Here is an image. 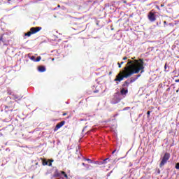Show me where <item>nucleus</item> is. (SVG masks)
Listing matches in <instances>:
<instances>
[{"instance_id":"f257e3e1","label":"nucleus","mask_w":179,"mask_h":179,"mask_svg":"<svg viewBox=\"0 0 179 179\" xmlns=\"http://www.w3.org/2000/svg\"><path fill=\"white\" fill-rule=\"evenodd\" d=\"M145 66H143V59H139L138 60H128L126 66L124 70L120 71V73L116 76L115 82H121L124 80V78L127 79L132 75L136 73H143L145 72Z\"/></svg>"},{"instance_id":"f03ea898","label":"nucleus","mask_w":179,"mask_h":179,"mask_svg":"<svg viewBox=\"0 0 179 179\" xmlns=\"http://www.w3.org/2000/svg\"><path fill=\"white\" fill-rule=\"evenodd\" d=\"M141 75L138 74L137 76H136L135 78H131L130 80H127L126 81H124L122 85V87L124 88V89H128L129 85H131V83H134V82H135L138 78H141Z\"/></svg>"},{"instance_id":"7ed1b4c3","label":"nucleus","mask_w":179,"mask_h":179,"mask_svg":"<svg viewBox=\"0 0 179 179\" xmlns=\"http://www.w3.org/2000/svg\"><path fill=\"white\" fill-rule=\"evenodd\" d=\"M0 45H9V36L2 34L0 36Z\"/></svg>"},{"instance_id":"20e7f679","label":"nucleus","mask_w":179,"mask_h":179,"mask_svg":"<svg viewBox=\"0 0 179 179\" xmlns=\"http://www.w3.org/2000/svg\"><path fill=\"white\" fill-rule=\"evenodd\" d=\"M170 157H171L170 153L166 152L161 160V162L159 164V167L162 168L163 167V166H164V164H166L167 162H169V160L170 159Z\"/></svg>"},{"instance_id":"39448f33","label":"nucleus","mask_w":179,"mask_h":179,"mask_svg":"<svg viewBox=\"0 0 179 179\" xmlns=\"http://www.w3.org/2000/svg\"><path fill=\"white\" fill-rule=\"evenodd\" d=\"M41 160H42L43 166H49L50 167L52 166V163L54 162V159H48V161H47L45 159L41 158Z\"/></svg>"},{"instance_id":"423d86ee","label":"nucleus","mask_w":179,"mask_h":179,"mask_svg":"<svg viewBox=\"0 0 179 179\" xmlns=\"http://www.w3.org/2000/svg\"><path fill=\"white\" fill-rule=\"evenodd\" d=\"M64 125H65V121H62L60 122H59L55 127L54 129V131L57 132V130L59 129V128H62V127H64Z\"/></svg>"},{"instance_id":"0eeeda50","label":"nucleus","mask_w":179,"mask_h":179,"mask_svg":"<svg viewBox=\"0 0 179 179\" xmlns=\"http://www.w3.org/2000/svg\"><path fill=\"white\" fill-rule=\"evenodd\" d=\"M148 19L150 22H155L156 20V15H155V13L150 11L148 14Z\"/></svg>"},{"instance_id":"6e6552de","label":"nucleus","mask_w":179,"mask_h":179,"mask_svg":"<svg viewBox=\"0 0 179 179\" xmlns=\"http://www.w3.org/2000/svg\"><path fill=\"white\" fill-rule=\"evenodd\" d=\"M41 29H43L41 27H36L30 28V30H31L32 34H36V33H38V31H40V30H41Z\"/></svg>"},{"instance_id":"1a4fd4ad","label":"nucleus","mask_w":179,"mask_h":179,"mask_svg":"<svg viewBox=\"0 0 179 179\" xmlns=\"http://www.w3.org/2000/svg\"><path fill=\"white\" fill-rule=\"evenodd\" d=\"M120 94H122V96H127V94H128V88L122 87L120 90Z\"/></svg>"},{"instance_id":"9d476101","label":"nucleus","mask_w":179,"mask_h":179,"mask_svg":"<svg viewBox=\"0 0 179 179\" xmlns=\"http://www.w3.org/2000/svg\"><path fill=\"white\" fill-rule=\"evenodd\" d=\"M39 72H45V66H40L38 68Z\"/></svg>"},{"instance_id":"9b49d317","label":"nucleus","mask_w":179,"mask_h":179,"mask_svg":"<svg viewBox=\"0 0 179 179\" xmlns=\"http://www.w3.org/2000/svg\"><path fill=\"white\" fill-rule=\"evenodd\" d=\"M31 34H33V33L31 32V31L30 30V31L25 33L24 36H27V37H30V36H31Z\"/></svg>"},{"instance_id":"f8f14e48","label":"nucleus","mask_w":179,"mask_h":179,"mask_svg":"<svg viewBox=\"0 0 179 179\" xmlns=\"http://www.w3.org/2000/svg\"><path fill=\"white\" fill-rule=\"evenodd\" d=\"M14 107H15V106H10V103H9L8 106H6V108H12V109H11V111H12V110H13Z\"/></svg>"},{"instance_id":"ddd939ff","label":"nucleus","mask_w":179,"mask_h":179,"mask_svg":"<svg viewBox=\"0 0 179 179\" xmlns=\"http://www.w3.org/2000/svg\"><path fill=\"white\" fill-rule=\"evenodd\" d=\"M61 174L64 176L65 178H68V175L66 174V173H65V171H61Z\"/></svg>"},{"instance_id":"4468645a","label":"nucleus","mask_w":179,"mask_h":179,"mask_svg":"<svg viewBox=\"0 0 179 179\" xmlns=\"http://www.w3.org/2000/svg\"><path fill=\"white\" fill-rule=\"evenodd\" d=\"M35 61L36 62H39V61H41V57L38 56Z\"/></svg>"},{"instance_id":"2eb2a0df","label":"nucleus","mask_w":179,"mask_h":179,"mask_svg":"<svg viewBox=\"0 0 179 179\" xmlns=\"http://www.w3.org/2000/svg\"><path fill=\"white\" fill-rule=\"evenodd\" d=\"M85 160H86L87 162H90V163H93V161H92V159H89V158L85 159Z\"/></svg>"},{"instance_id":"dca6fc26","label":"nucleus","mask_w":179,"mask_h":179,"mask_svg":"<svg viewBox=\"0 0 179 179\" xmlns=\"http://www.w3.org/2000/svg\"><path fill=\"white\" fill-rule=\"evenodd\" d=\"M175 167L176 170H179V163H177Z\"/></svg>"},{"instance_id":"f3484780","label":"nucleus","mask_w":179,"mask_h":179,"mask_svg":"<svg viewBox=\"0 0 179 179\" xmlns=\"http://www.w3.org/2000/svg\"><path fill=\"white\" fill-rule=\"evenodd\" d=\"M147 115H148V117H149L150 116V111L148 110L147 112Z\"/></svg>"},{"instance_id":"a211bd4d","label":"nucleus","mask_w":179,"mask_h":179,"mask_svg":"<svg viewBox=\"0 0 179 179\" xmlns=\"http://www.w3.org/2000/svg\"><path fill=\"white\" fill-rule=\"evenodd\" d=\"M31 59L32 61H34V59H36V57H35L34 56H32V57H31Z\"/></svg>"},{"instance_id":"6ab92c4d","label":"nucleus","mask_w":179,"mask_h":179,"mask_svg":"<svg viewBox=\"0 0 179 179\" xmlns=\"http://www.w3.org/2000/svg\"><path fill=\"white\" fill-rule=\"evenodd\" d=\"M63 117H65V115H68V113H64L62 114Z\"/></svg>"},{"instance_id":"aec40b11","label":"nucleus","mask_w":179,"mask_h":179,"mask_svg":"<svg viewBox=\"0 0 179 179\" xmlns=\"http://www.w3.org/2000/svg\"><path fill=\"white\" fill-rule=\"evenodd\" d=\"M126 59H128V57H123V61H125Z\"/></svg>"},{"instance_id":"412c9836","label":"nucleus","mask_w":179,"mask_h":179,"mask_svg":"<svg viewBox=\"0 0 179 179\" xmlns=\"http://www.w3.org/2000/svg\"><path fill=\"white\" fill-rule=\"evenodd\" d=\"M117 65H118V68H121V64L120 63H117Z\"/></svg>"},{"instance_id":"4be33fe9","label":"nucleus","mask_w":179,"mask_h":179,"mask_svg":"<svg viewBox=\"0 0 179 179\" xmlns=\"http://www.w3.org/2000/svg\"><path fill=\"white\" fill-rule=\"evenodd\" d=\"M115 152H117V150H115L112 152V155H114L115 153Z\"/></svg>"},{"instance_id":"5701e85b","label":"nucleus","mask_w":179,"mask_h":179,"mask_svg":"<svg viewBox=\"0 0 179 179\" xmlns=\"http://www.w3.org/2000/svg\"><path fill=\"white\" fill-rule=\"evenodd\" d=\"M107 160H108V158H106L103 160V162L106 163V162H107Z\"/></svg>"},{"instance_id":"b1692460","label":"nucleus","mask_w":179,"mask_h":179,"mask_svg":"<svg viewBox=\"0 0 179 179\" xmlns=\"http://www.w3.org/2000/svg\"><path fill=\"white\" fill-rule=\"evenodd\" d=\"M164 69H167V64H165Z\"/></svg>"},{"instance_id":"393cba45","label":"nucleus","mask_w":179,"mask_h":179,"mask_svg":"<svg viewBox=\"0 0 179 179\" xmlns=\"http://www.w3.org/2000/svg\"><path fill=\"white\" fill-rule=\"evenodd\" d=\"M163 6H164V3L161 4V8H163Z\"/></svg>"},{"instance_id":"a878e982","label":"nucleus","mask_w":179,"mask_h":179,"mask_svg":"<svg viewBox=\"0 0 179 179\" xmlns=\"http://www.w3.org/2000/svg\"><path fill=\"white\" fill-rule=\"evenodd\" d=\"M176 82L177 83H179V79L176 80Z\"/></svg>"},{"instance_id":"bb28decb","label":"nucleus","mask_w":179,"mask_h":179,"mask_svg":"<svg viewBox=\"0 0 179 179\" xmlns=\"http://www.w3.org/2000/svg\"><path fill=\"white\" fill-rule=\"evenodd\" d=\"M36 166H38V162H36Z\"/></svg>"},{"instance_id":"cd10ccee","label":"nucleus","mask_w":179,"mask_h":179,"mask_svg":"<svg viewBox=\"0 0 179 179\" xmlns=\"http://www.w3.org/2000/svg\"><path fill=\"white\" fill-rule=\"evenodd\" d=\"M57 8H61V6H60V5H58V6H57Z\"/></svg>"},{"instance_id":"c85d7f7f","label":"nucleus","mask_w":179,"mask_h":179,"mask_svg":"<svg viewBox=\"0 0 179 179\" xmlns=\"http://www.w3.org/2000/svg\"><path fill=\"white\" fill-rule=\"evenodd\" d=\"M99 91H94V93H97Z\"/></svg>"},{"instance_id":"c756f323","label":"nucleus","mask_w":179,"mask_h":179,"mask_svg":"<svg viewBox=\"0 0 179 179\" xmlns=\"http://www.w3.org/2000/svg\"><path fill=\"white\" fill-rule=\"evenodd\" d=\"M120 64H121L122 65H123V64H124V62H122Z\"/></svg>"},{"instance_id":"7c9ffc66","label":"nucleus","mask_w":179,"mask_h":179,"mask_svg":"<svg viewBox=\"0 0 179 179\" xmlns=\"http://www.w3.org/2000/svg\"><path fill=\"white\" fill-rule=\"evenodd\" d=\"M83 166H86V164L85 163H83Z\"/></svg>"},{"instance_id":"2f4dec72","label":"nucleus","mask_w":179,"mask_h":179,"mask_svg":"<svg viewBox=\"0 0 179 179\" xmlns=\"http://www.w3.org/2000/svg\"><path fill=\"white\" fill-rule=\"evenodd\" d=\"M164 24H166V23H167V22L164 21Z\"/></svg>"},{"instance_id":"473e14b6","label":"nucleus","mask_w":179,"mask_h":179,"mask_svg":"<svg viewBox=\"0 0 179 179\" xmlns=\"http://www.w3.org/2000/svg\"><path fill=\"white\" fill-rule=\"evenodd\" d=\"M178 92H179V90H178L176 91V93H178Z\"/></svg>"},{"instance_id":"72a5a7b5","label":"nucleus","mask_w":179,"mask_h":179,"mask_svg":"<svg viewBox=\"0 0 179 179\" xmlns=\"http://www.w3.org/2000/svg\"><path fill=\"white\" fill-rule=\"evenodd\" d=\"M117 115H118V114L115 115V117H117Z\"/></svg>"},{"instance_id":"f704fd0d","label":"nucleus","mask_w":179,"mask_h":179,"mask_svg":"<svg viewBox=\"0 0 179 179\" xmlns=\"http://www.w3.org/2000/svg\"><path fill=\"white\" fill-rule=\"evenodd\" d=\"M132 59H135V57H133Z\"/></svg>"},{"instance_id":"c9c22d12","label":"nucleus","mask_w":179,"mask_h":179,"mask_svg":"<svg viewBox=\"0 0 179 179\" xmlns=\"http://www.w3.org/2000/svg\"><path fill=\"white\" fill-rule=\"evenodd\" d=\"M8 1H11V0H8Z\"/></svg>"}]
</instances>
